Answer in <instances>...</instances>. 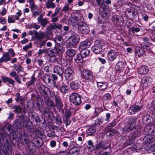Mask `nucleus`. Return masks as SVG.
<instances>
[{"instance_id":"1","label":"nucleus","mask_w":155,"mask_h":155,"mask_svg":"<svg viewBox=\"0 0 155 155\" xmlns=\"http://www.w3.org/2000/svg\"><path fill=\"white\" fill-rule=\"evenodd\" d=\"M2 139H0V147L1 150H2L3 153L5 155L11 154L12 148L9 143L11 141V136L6 133H3L2 134Z\"/></svg>"},{"instance_id":"2","label":"nucleus","mask_w":155,"mask_h":155,"mask_svg":"<svg viewBox=\"0 0 155 155\" xmlns=\"http://www.w3.org/2000/svg\"><path fill=\"white\" fill-rule=\"evenodd\" d=\"M79 41L80 38L79 35L74 33L69 37L68 45L70 48L74 47L79 43Z\"/></svg>"},{"instance_id":"3","label":"nucleus","mask_w":155,"mask_h":155,"mask_svg":"<svg viewBox=\"0 0 155 155\" xmlns=\"http://www.w3.org/2000/svg\"><path fill=\"white\" fill-rule=\"evenodd\" d=\"M69 100L71 103L76 106H79L81 103L80 95L75 93L71 94L69 96Z\"/></svg>"},{"instance_id":"4","label":"nucleus","mask_w":155,"mask_h":155,"mask_svg":"<svg viewBox=\"0 0 155 155\" xmlns=\"http://www.w3.org/2000/svg\"><path fill=\"white\" fill-rule=\"evenodd\" d=\"M75 72L74 69L71 67H68L65 70L64 76L66 80L71 81L74 78Z\"/></svg>"},{"instance_id":"5","label":"nucleus","mask_w":155,"mask_h":155,"mask_svg":"<svg viewBox=\"0 0 155 155\" xmlns=\"http://www.w3.org/2000/svg\"><path fill=\"white\" fill-rule=\"evenodd\" d=\"M126 13L129 18L133 20L138 16V12L134 8L131 7L128 8L126 11Z\"/></svg>"},{"instance_id":"6","label":"nucleus","mask_w":155,"mask_h":155,"mask_svg":"<svg viewBox=\"0 0 155 155\" xmlns=\"http://www.w3.org/2000/svg\"><path fill=\"white\" fill-rule=\"evenodd\" d=\"M132 122H128L127 124L124 126L123 131L124 132H129L134 129L135 127V122L136 119L134 118H131Z\"/></svg>"},{"instance_id":"7","label":"nucleus","mask_w":155,"mask_h":155,"mask_svg":"<svg viewBox=\"0 0 155 155\" xmlns=\"http://www.w3.org/2000/svg\"><path fill=\"white\" fill-rule=\"evenodd\" d=\"M83 78L87 81H91L93 78V74L92 72L88 69H84L81 73Z\"/></svg>"},{"instance_id":"8","label":"nucleus","mask_w":155,"mask_h":155,"mask_svg":"<svg viewBox=\"0 0 155 155\" xmlns=\"http://www.w3.org/2000/svg\"><path fill=\"white\" fill-rule=\"evenodd\" d=\"M142 108V106L141 105H133L130 107L128 111L130 114H133L140 111Z\"/></svg>"},{"instance_id":"9","label":"nucleus","mask_w":155,"mask_h":155,"mask_svg":"<svg viewBox=\"0 0 155 155\" xmlns=\"http://www.w3.org/2000/svg\"><path fill=\"white\" fill-rule=\"evenodd\" d=\"M38 90L41 94L44 97L47 96L48 91L50 92L49 88L43 85H41L38 87Z\"/></svg>"},{"instance_id":"10","label":"nucleus","mask_w":155,"mask_h":155,"mask_svg":"<svg viewBox=\"0 0 155 155\" xmlns=\"http://www.w3.org/2000/svg\"><path fill=\"white\" fill-rule=\"evenodd\" d=\"M37 23L39 24L43 27L46 26L48 23L49 21L47 18H43V16L42 15H39L37 18Z\"/></svg>"},{"instance_id":"11","label":"nucleus","mask_w":155,"mask_h":155,"mask_svg":"<svg viewBox=\"0 0 155 155\" xmlns=\"http://www.w3.org/2000/svg\"><path fill=\"white\" fill-rule=\"evenodd\" d=\"M151 78L148 77H145L141 80V85L143 88L147 87L151 84Z\"/></svg>"},{"instance_id":"12","label":"nucleus","mask_w":155,"mask_h":155,"mask_svg":"<svg viewBox=\"0 0 155 155\" xmlns=\"http://www.w3.org/2000/svg\"><path fill=\"white\" fill-rule=\"evenodd\" d=\"M118 55L117 53L115 51L111 50L107 53V57L109 61H114Z\"/></svg>"},{"instance_id":"13","label":"nucleus","mask_w":155,"mask_h":155,"mask_svg":"<svg viewBox=\"0 0 155 155\" xmlns=\"http://www.w3.org/2000/svg\"><path fill=\"white\" fill-rule=\"evenodd\" d=\"M91 45V42L89 40H86L80 42L78 49L79 50L86 49L89 48Z\"/></svg>"},{"instance_id":"14","label":"nucleus","mask_w":155,"mask_h":155,"mask_svg":"<svg viewBox=\"0 0 155 155\" xmlns=\"http://www.w3.org/2000/svg\"><path fill=\"white\" fill-rule=\"evenodd\" d=\"M125 66V64L123 61H119L116 64L115 69L116 71L120 72L123 71Z\"/></svg>"},{"instance_id":"15","label":"nucleus","mask_w":155,"mask_h":155,"mask_svg":"<svg viewBox=\"0 0 155 155\" xmlns=\"http://www.w3.org/2000/svg\"><path fill=\"white\" fill-rule=\"evenodd\" d=\"M25 145L26 148L30 152L33 153L36 151V147L33 142L29 141Z\"/></svg>"},{"instance_id":"16","label":"nucleus","mask_w":155,"mask_h":155,"mask_svg":"<svg viewBox=\"0 0 155 155\" xmlns=\"http://www.w3.org/2000/svg\"><path fill=\"white\" fill-rule=\"evenodd\" d=\"M112 20L113 23L117 25H121L123 23L124 20L120 16L115 15L112 17Z\"/></svg>"},{"instance_id":"17","label":"nucleus","mask_w":155,"mask_h":155,"mask_svg":"<svg viewBox=\"0 0 155 155\" xmlns=\"http://www.w3.org/2000/svg\"><path fill=\"white\" fill-rule=\"evenodd\" d=\"M1 78L3 83L8 82V84H7L8 86L9 85V84L12 85V86L14 85L15 81L12 79L5 75L2 76Z\"/></svg>"},{"instance_id":"18","label":"nucleus","mask_w":155,"mask_h":155,"mask_svg":"<svg viewBox=\"0 0 155 155\" xmlns=\"http://www.w3.org/2000/svg\"><path fill=\"white\" fill-rule=\"evenodd\" d=\"M34 132L37 137L39 139L45 138L44 131L43 130L39 128H37L35 129Z\"/></svg>"},{"instance_id":"19","label":"nucleus","mask_w":155,"mask_h":155,"mask_svg":"<svg viewBox=\"0 0 155 155\" xmlns=\"http://www.w3.org/2000/svg\"><path fill=\"white\" fill-rule=\"evenodd\" d=\"M108 8L105 6L103 8H99V13L102 17L107 18L108 17L107 15Z\"/></svg>"},{"instance_id":"20","label":"nucleus","mask_w":155,"mask_h":155,"mask_svg":"<svg viewBox=\"0 0 155 155\" xmlns=\"http://www.w3.org/2000/svg\"><path fill=\"white\" fill-rule=\"evenodd\" d=\"M53 72L54 73L57 74L62 78L64 69L61 67L56 66L54 67Z\"/></svg>"},{"instance_id":"21","label":"nucleus","mask_w":155,"mask_h":155,"mask_svg":"<svg viewBox=\"0 0 155 155\" xmlns=\"http://www.w3.org/2000/svg\"><path fill=\"white\" fill-rule=\"evenodd\" d=\"M20 139L21 142L23 144H26L28 142V136L27 133H25L21 134L20 136Z\"/></svg>"},{"instance_id":"22","label":"nucleus","mask_w":155,"mask_h":155,"mask_svg":"<svg viewBox=\"0 0 155 155\" xmlns=\"http://www.w3.org/2000/svg\"><path fill=\"white\" fill-rule=\"evenodd\" d=\"M139 73L142 75H145L148 73L149 68L148 67L145 65H143L138 69Z\"/></svg>"},{"instance_id":"23","label":"nucleus","mask_w":155,"mask_h":155,"mask_svg":"<svg viewBox=\"0 0 155 155\" xmlns=\"http://www.w3.org/2000/svg\"><path fill=\"white\" fill-rule=\"evenodd\" d=\"M32 140L33 142L36 143L35 145L38 148H41L43 145V141L41 139H38L36 137H34L32 139Z\"/></svg>"},{"instance_id":"24","label":"nucleus","mask_w":155,"mask_h":155,"mask_svg":"<svg viewBox=\"0 0 155 155\" xmlns=\"http://www.w3.org/2000/svg\"><path fill=\"white\" fill-rule=\"evenodd\" d=\"M34 31L35 32V35L36 38L38 40H41L42 39L48 37L47 35L45 33L41 31L38 33L35 30H34Z\"/></svg>"},{"instance_id":"25","label":"nucleus","mask_w":155,"mask_h":155,"mask_svg":"<svg viewBox=\"0 0 155 155\" xmlns=\"http://www.w3.org/2000/svg\"><path fill=\"white\" fill-rule=\"evenodd\" d=\"M20 120L22 121V126L24 127H28L29 128L28 132L30 131L31 130V126H29L28 125L29 120L28 119H25V118H21Z\"/></svg>"},{"instance_id":"26","label":"nucleus","mask_w":155,"mask_h":155,"mask_svg":"<svg viewBox=\"0 0 155 155\" xmlns=\"http://www.w3.org/2000/svg\"><path fill=\"white\" fill-rule=\"evenodd\" d=\"M155 140V138L152 135L150 134L145 137L143 139L144 143H149L153 142Z\"/></svg>"},{"instance_id":"27","label":"nucleus","mask_w":155,"mask_h":155,"mask_svg":"<svg viewBox=\"0 0 155 155\" xmlns=\"http://www.w3.org/2000/svg\"><path fill=\"white\" fill-rule=\"evenodd\" d=\"M80 149L77 147H74L71 148L69 150V154L71 155H78L80 153Z\"/></svg>"},{"instance_id":"28","label":"nucleus","mask_w":155,"mask_h":155,"mask_svg":"<svg viewBox=\"0 0 155 155\" xmlns=\"http://www.w3.org/2000/svg\"><path fill=\"white\" fill-rule=\"evenodd\" d=\"M54 0H47L45 5L47 8L54 9L56 7L55 4L53 2Z\"/></svg>"},{"instance_id":"29","label":"nucleus","mask_w":155,"mask_h":155,"mask_svg":"<svg viewBox=\"0 0 155 155\" xmlns=\"http://www.w3.org/2000/svg\"><path fill=\"white\" fill-rule=\"evenodd\" d=\"M135 55L139 57L143 55L144 53L143 49L139 47H137L135 48Z\"/></svg>"},{"instance_id":"30","label":"nucleus","mask_w":155,"mask_h":155,"mask_svg":"<svg viewBox=\"0 0 155 155\" xmlns=\"http://www.w3.org/2000/svg\"><path fill=\"white\" fill-rule=\"evenodd\" d=\"M0 60L2 62H6L10 60L11 58L8 55V53L6 52L3 54L2 56L0 58Z\"/></svg>"},{"instance_id":"31","label":"nucleus","mask_w":155,"mask_h":155,"mask_svg":"<svg viewBox=\"0 0 155 155\" xmlns=\"http://www.w3.org/2000/svg\"><path fill=\"white\" fill-rule=\"evenodd\" d=\"M97 85L99 89L102 91L105 89L107 87V84L106 82H98Z\"/></svg>"},{"instance_id":"32","label":"nucleus","mask_w":155,"mask_h":155,"mask_svg":"<svg viewBox=\"0 0 155 155\" xmlns=\"http://www.w3.org/2000/svg\"><path fill=\"white\" fill-rule=\"evenodd\" d=\"M71 19L84 20V18L83 16L77 12H74L71 14Z\"/></svg>"},{"instance_id":"33","label":"nucleus","mask_w":155,"mask_h":155,"mask_svg":"<svg viewBox=\"0 0 155 155\" xmlns=\"http://www.w3.org/2000/svg\"><path fill=\"white\" fill-rule=\"evenodd\" d=\"M45 104L46 106L49 108H54V104L53 101L49 98L46 99L45 101Z\"/></svg>"},{"instance_id":"34","label":"nucleus","mask_w":155,"mask_h":155,"mask_svg":"<svg viewBox=\"0 0 155 155\" xmlns=\"http://www.w3.org/2000/svg\"><path fill=\"white\" fill-rule=\"evenodd\" d=\"M42 80L46 84L48 85L51 81V77L48 74H45L43 77Z\"/></svg>"},{"instance_id":"35","label":"nucleus","mask_w":155,"mask_h":155,"mask_svg":"<svg viewBox=\"0 0 155 155\" xmlns=\"http://www.w3.org/2000/svg\"><path fill=\"white\" fill-rule=\"evenodd\" d=\"M96 131L95 127L93 126L88 127L86 130L87 134L89 135H91L94 134Z\"/></svg>"},{"instance_id":"36","label":"nucleus","mask_w":155,"mask_h":155,"mask_svg":"<svg viewBox=\"0 0 155 155\" xmlns=\"http://www.w3.org/2000/svg\"><path fill=\"white\" fill-rule=\"evenodd\" d=\"M14 69L18 73L22 72L23 71V68L21 65L18 64H14Z\"/></svg>"},{"instance_id":"37","label":"nucleus","mask_w":155,"mask_h":155,"mask_svg":"<svg viewBox=\"0 0 155 155\" xmlns=\"http://www.w3.org/2000/svg\"><path fill=\"white\" fill-rule=\"evenodd\" d=\"M87 143V148L89 151H92L95 150V147L93 145V143L91 140H88Z\"/></svg>"},{"instance_id":"38","label":"nucleus","mask_w":155,"mask_h":155,"mask_svg":"<svg viewBox=\"0 0 155 155\" xmlns=\"http://www.w3.org/2000/svg\"><path fill=\"white\" fill-rule=\"evenodd\" d=\"M105 45L104 42L102 40H97L94 43V45L101 48H102Z\"/></svg>"},{"instance_id":"39","label":"nucleus","mask_w":155,"mask_h":155,"mask_svg":"<svg viewBox=\"0 0 155 155\" xmlns=\"http://www.w3.org/2000/svg\"><path fill=\"white\" fill-rule=\"evenodd\" d=\"M105 45L104 42L102 40H97L94 43V45L101 48H102Z\"/></svg>"},{"instance_id":"40","label":"nucleus","mask_w":155,"mask_h":155,"mask_svg":"<svg viewBox=\"0 0 155 155\" xmlns=\"http://www.w3.org/2000/svg\"><path fill=\"white\" fill-rule=\"evenodd\" d=\"M22 121L19 119L18 121L14 122L13 126L16 129H21L22 127Z\"/></svg>"},{"instance_id":"41","label":"nucleus","mask_w":155,"mask_h":155,"mask_svg":"<svg viewBox=\"0 0 155 155\" xmlns=\"http://www.w3.org/2000/svg\"><path fill=\"white\" fill-rule=\"evenodd\" d=\"M103 48L99 47H97L95 45H94L91 47V50L92 51L96 54H98L100 53L102 51Z\"/></svg>"},{"instance_id":"42","label":"nucleus","mask_w":155,"mask_h":155,"mask_svg":"<svg viewBox=\"0 0 155 155\" xmlns=\"http://www.w3.org/2000/svg\"><path fill=\"white\" fill-rule=\"evenodd\" d=\"M54 42L58 45H61L63 44V41L62 37L60 35L57 36L54 39Z\"/></svg>"},{"instance_id":"43","label":"nucleus","mask_w":155,"mask_h":155,"mask_svg":"<svg viewBox=\"0 0 155 155\" xmlns=\"http://www.w3.org/2000/svg\"><path fill=\"white\" fill-rule=\"evenodd\" d=\"M81 54L83 58H85L88 56L90 51L88 49H84L81 50Z\"/></svg>"},{"instance_id":"44","label":"nucleus","mask_w":155,"mask_h":155,"mask_svg":"<svg viewBox=\"0 0 155 155\" xmlns=\"http://www.w3.org/2000/svg\"><path fill=\"white\" fill-rule=\"evenodd\" d=\"M80 31L81 33L83 34H87L89 31V28L88 25L84 27L80 28Z\"/></svg>"},{"instance_id":"45","label":"nucleus","mask_w":155,"mask_h":155,"mask_svg":"<svg viewBox=\"0 0 155 155\" xmlns=\"http://www.w3.org/2000/svg\"><path fill=\"white\" fill-rule=\"evenodd\" d=\"M12 108L14 109V112L18 114L21 113V108L20 106L14 105Z\"/></svg>"},{"instance_id":"46","label":"nucleus","mask_w":155,"mask_h":155,"mask_svg":"<svg viewBox=\"0 0 155 155\" xmlns=\"http://www.w3.org/2000/svg\"><path fill=\"white\" fill-rule=\"evenodd\" d=\"M140 29L138 27H130L128 30L129 33L131 34V33H134L135 32H138L140 31Z\"/></svg>"},{"instance_id":"47","label":"nucleus","mask_w":155,"mask_h":155,"mask_svg":"<svg viewBox=\"0 0 155 155\" xmlns=\"http://www.w3.org/2000/svg\"><path fill=\"white\" fill-rule=\"evenodd\" d=\"M60 91L61 92L64 94H66L68 91V88L67 85H64L60 87Z\"/></svg>"},{"instance_id":"48","label":"nucleus","mask_w":155,"mask_h":155,"mask_svg":"<svg viewBox=\"0 0 155 155\" xmlns=\"http://www.w3.org/2000/svg\"><path fill=\"white\" fill-rule=\"evenodd\" d=\"M67 55L69 57H72L73 56L75 53V51L72 49H68L66 52Z\"/></svg>"},{"instance_id":"49","label":"nucleus","mask_w":155,"mask_h":155,"mask_svg":"<svg viewBox=\"0 0 155 155\" xmlns=\"http://www.w3.org/2000/svg\"><path fill=\"white\" fill-rule=\"evenodd\" d=\"M83 58L81 54H78L77 55L74 60L77 63H81L83 61Z\"/></svg>"},{"instance_id":"50","label":"nucleus","mask_w":155,"mask_h":155,"mask_svg":"<svg viewBox=\"0 0 155 155\" xmlns=\"http://www.w3.org/2000/svg\"><path fill=\"white\" fill-rule=\"evenodd\" d=\"M71 88L74 90L77 89L79 87V85L77 83L74 81H72L70 84Z\"/></svg>"},{"instance_id":"51","label":"nucleus","mask_w":155,"mask_h":155,"mask_svg":"<svg viewBox=\"0 0 155 155\" xmlns=\"http://www.w3.org/2000/svg\"><path fill=\"white\" fill-rule=\"evenodd\" d=\"M97 5L100 6L99 8H103L106 6L104 1L103 0H96Z\"/></svg>"},{"instance_id":"52","label":"nucleus","mask_w":155,"mask_h":155,"mask_svg":"<svg viewBox=\"0 0 155 155\" xmlns=\"http://www.w3.org/2000/svg\"><path fill=\"white\" fill-rule=\"evenodd\" d=\"M135 138L133 136H131L129 137L127 141V143L128 145H131L133 143L134 141Z\"/></svg>"},{"instance_id":"53","label":"nucleus","mask_w":155,"mask_h":155,"mask_svg":"<svg viewBox=\"0 0 155 155\" xmlns=\"http://www.w3.org/2000/svg\"><path fill=\"white\" fill-rule=\"evenodd\" d=\"M105 146L104 143L103 142H100L99 143L97 144L96 147H95V150H98L100 148H103Z\"/></svg>"},{"instance_id":"54","label":"nucleus","mask_w":155,"mask_h":155,"mask_svg":"<svg viewBox=\"0 0 155 155\" xmlns=\"http://www.w3.org/2000/svg\"><path fill=\"white\" fill-rule=\"evenodd\" d=\"M55 51L58 52L62 53L64 51L65 48L63 47V46L61 45H58L55 48Z\"/></svg>"},{"instance_id":"55","label":"nucleus","mask_w":155,"mask_h":155,"mask_svg":"<svg viewBox=\"0 0 155 155\" xmlns=\"http://www.w3.org/2000/svg\"><path fill=\"white\" fill-rule=\"evenodd\" d=\"M81 20H78L76 19H71V25L73 27H76L77 25L79 23V22Z\"/></svg>"},{"instance_id":"56","label":"nucleus","mask_w":155,"mask_h":155,"mask_svg":"<svg viewBox=\"0 0 155 155\" xmlns=\"http://www.w3.org/2000/svg\"><path fill=\"white\" fill-rule=\"evenodd\" d=\"M111 98V95L108 93L104 94L103 96V101H107L109 100Z\"/></svg>"},{"instance_id":"57","label":"nucleus","mask_w":155,"mask_h":155,"mask_svg":"<svg viewBox=\"0 0 155 155\" xmlns=\"http://www.w3.org/2000/svg\"><path fill=\"white\" fill-rule=\"evenodd\" d=\"M94 125L95 126H98L103 123L102 120L100 118H97L94 121Z\"/></svg>"},{"instance_id":"58","label":"nucleus","mask_w":155,"mask_h":155,"mask_svg":"<svg viewBox=\"0 0 155 155\" xmlns=\"http://www.w3.org/2000/svg\"><path fill=\"white\" fill-rule=\"evenodd\" d=\"M35 79L34 75H32L31 78V79L30 81L26 83V85L27 86H29L33 84L34 82L35 81Z\"/></svg>"},{"instance_id":"59","label":"nucleus","mask_w":155,"mask_h":155,"mask_svg":"<svg viewBox=\"0 0 155 155\" xmlns=\"http://www.w3.org/2000/svg\"><path fill=\"white\" fill-rule=\"evenodd\" d=\"M63 119L66 127L70 124L71 121L70 118L63 117Z\"/></svg>"},{"instance_id":"60","label":"nucleus","mask_w":155,"mask_h":155,"mask_svg":"<svg viewBox=\"0 0 155 155\" xmlns=\"http://www.w3.org/2000/svg\"><path fill=\"white\" fill-rule=\"evenodd\" d=\"M141 17L144 21H147L148 20V16L144 12H141L140 13Z\"/></svg>"},{"instance_id":"61","label":"nucleus","mask_w":155,"mask_h":155,"mask_svg":"<svg viewBox=\"0 0 155 155\" xmlns=\"http://www.w3.org/2000/svg\"><path fill=\"white\" fill-rule=\"evenodd\" d=\"M31 11L39 10L38 6L35 4V3L30 5Z\"/></svg>"},{"instance_id":"62","label":"nucleus","mask_w":155,"mask_h":155,"mask_svg":"<svg viewBox=\"0 0 155 155\" xmlns=\"http://www.w3.org/2000/svg\"><path fill=\"white\" fill-rule=\"evenodd\" d=\"M8 53V55H10L11 57H14L15 56V54L13 49L10 48L9 49L8 51L7 52Z\"/></svg>"},{"instance_id":"63","label":"nucleus","mask_w":155,"mask_h":155,"mask_svg":"<svg viewBox=\"0 0 155 155\" xmlns=\"http://www.w3.org/2000/svg\"><path fill=\"white\" fill-rule=\"evenodd\" d=\"M31 28H34L36 30L39 29L40 27V26L37 24L36 23L31 24L30 25Z\"/></svg>"},{"instance_id":"64","label":"nucleus","mask_w":155,"mask_h":155,"mask_svg":"<svg viewBox=\"0 0 155 155\" xmlns=\"http://www.w3.org/2000/svg\"><path fill=\"white\" fill-rule=\"evenodd\" d=\"M13 17H12H12H10L9 16H8V22L9 23H14L15 22V18L13 19Z\"/></svg>"}]
</instances>
